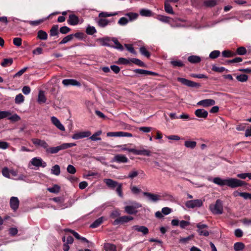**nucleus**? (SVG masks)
<instances>
[{
	"instance_id": "f257e3e1",
	"label": "nucleus",
	"mask_w": 251,
	"mask_h": 251,
	"mask_svg": "<svg viewBox=\"0 0 251 251\" xmlns=\"http://www.w3.org/2000/svg\"><path fill=\"white\" fill-rule=\"evenodd\" d=\"M142 207V204L135 201H130L129 205L125 207V211L128 214H135L138 212L137 210L139 208Z\"/></svg>"
},
{
	"instance_id": "f03ea898",
	"label": "nucleus",
	"mask_w": 251,
	"mask_h": 251,
	"mask_svg": "<svg viewBox=\"0 0 251 251\" xmlns=\"http://www.w3.org/2000/svg\"><path fill=\"white\" fill-rule=\"evenodd\" d=\"M209 209L214 214H221L223 211L222 201L220 200H217L215 204L209 205Z\"/></svg>"
},
{
	"instance_id": "7ed1b4c3",
	"label": "nucleus",
	"mask_w": 251,
	"mask_h": 251,
	"mask_svg": "<svg viewBox=\"0 0 251 251\" xmlns=\"http://www.w3.org/2000/svg\"><path fill=\"white\" fill-rule=\"evenodd\" d=\"M226 181V186L232 188L241 187L246 184L245 181L234 178H228Z\"/></svg>"
},
{
	"instance_id": "20e7f679",
	"label": "nucleus",
	"mask_w": 251,
	"mask_h": 251,
	"mask_svg": "<svg viewBox=\"0 0 251 251\" xmlns=\"http://www.w3.org/2000/svg\"><path fill=\"white\" fill-rule=\"evenodd\" d=\"M29 164L37 167L45 168L47 166L46 162L44 161L41 158L38 157L32 158L29 162Z\"/></svg>"
},
{
	"instance_id": "39448f33",
	"label": "nucleus",
	"mask_w": 251,
	"mask_h": 251,
	"mask_svg": "<svg viewBox=\"0 0 251 251\" xmlns=\"http://www.w3.org/2000/svg\"><path fill=\"white\" fill-rule=\"evenodd\" d=\"M177 79L182 84L190 87H199L201 86L199 83L191 81L184 78L178 77Z\"/></svg>"
},
{
	"instance_id": "423d86ee",
	"label": "nucleus",
	"mask_w": 251,
	"mask_h": 251,
	"mask_svg": "<svg viewBox=\"0 0 251 251\" xmlns=\"http://www.w3.org/2000/svg\"><path fill=\"white\" fill-rule=\"evenodd\" d=\"M203 201L200 199L188 201L186 203V206L188 208H194L202 206Z\"/></svg>"
},
{
	"instance_id": "0eeeda50",
	"label": "nucleus",
	"mask_w": 251,
	"mask_h": 251,
	"mask_svg": "<svg viewBox=\"0 0 251 251\" xmlns=\"http://www.w3.org/2000/svg\"><path fill=\"white\" fill-rule=\"evenodd\" d=\"M91 132L90 131L87 130L84 131L78 132L75 133L72 136V139L74 140H78L85 137L90 136Z\"/></svg>"
},
{
	"instance_id": "6e6552de",
	"label": "nucleus",
	"mask_w": 251,
	"mask_h": 251,
	"mask_svg": "<svg viewBox=\"0 0 251 251\" xmlns=\"http://www.w3.org/2000/svg\"><path fill=\"white\" fill-rule=\"evenodd\" d=\"M133 220V218L130 216H124L117 218L113 222L114 225H117L119 224L127 223Z\"/></svg>"
},
{
	"instance_id": "1a4fd4ad",
	"label": "nucleus",
	"mask_w": 251,
	"mask_h": 251,
	"mask_svg": "<svg viewBox=\"0 0 251 251\" xmlns=\"http://www.w3.org/2000/svg\"><path fill=\"white\" fill-rule=\"evenodd\" d=\"M215 104V101L212 99H205L199 101L197 105L201 106L203 107H207L210 106L214 105Z\"/></svg>"
},
{
	"instance_id": "9d476101",
	"label": "nucleus",
	"mask_w": 251,
	"mask_h": 251,
	"mask_svg": "<svg viewBox=\"0 0 251 251\" xmlns=\"http://www.w3.org/2000/svg\"><path fill=\"white\" fill-rule=\"evenodd\" d=\"M198 227V232L200 235L207 236L209 235L208 231L206 230L207 226L205 224H198L197 225Z\"/></svg>"
},
{
	"instance_id": "9b49d317",
	"label": "nucleus",
	"mask_w": 251,
	"mask_h": 251,
	"mask_svg": "<svg viewBox=\"0 0 251 251\" xmlns=\"http://www.w3.org/2000/svg\"><path fill=\"white\" fill-rule=\"evenodd\" d=\"M97 41L103 46H112L111 38L108 37L98 38L97 39Z\"/></svg>"
},
{
	"instance_id": "f8f14e48",
	"label": "nucleus",
	"mask_w": 251,
	"mask_h": 251,
	"mask_svg": "<svg viewBox=\"0 0 251 251\" xmlns=\"http://www.w3.org/2000/svg\"><path fill=\"white\" fill-rule=\"evenodd\" d=\"M63 84L65 86H80L81 84L79 82L74 79H65L62 81Z\"/></svg>"
},
{
	"instance_id": "ddd939ff",
	"label": "nucleus",
	"mask_w": 251,
	"mask_h": 251,
	"mask_svg": "<svg viewBox=\"0 0 251 251\" xmlns=\"http://www.w3.org/2000/svg\"><path fill=\"white\" fill-rule=\"evenodd\" d=\"M32 142L36 146L42 147L46 150L49 147L47 143L44 140L34 138L32 139Z\"/></svg>"
},
{
	"instance_id": "4468645a",
	"label": "nucleus",
	"mask_w": 251,
	"mask_h": 251,
	"mask_svg": "<svg viewBox=\"0 0 251 251\" xmlns=\"http://www.w3.org/2000/svg\"><path fill=\"white\" fill-rule=\"evenodd\" d=\"M195 114L198 118L206 119L208 117V113L204 109H198L195 111Z\"/></svg>"
},
{
	"instance_id": "2eb2a0df",
	"label": "nucleus",
	"mask_w": 251,
	"mask_h": 251,
	"mask_svg": "<svg viewBox=\"0 0 251 251\" xmlns=\"http://www.w3.org/2000/svg\"><path fill=\"white\" fill-rule=\"evenodd\" d=\"M51 121L53 125H54L58 129L62 131H65V129L64 126L57 118L54 116L51 117Z\"/></svg>"
},
{
	"instance_id": "dca6fc26",
	"label": "nucleus",
	"mask_w": 251,
	"mask_h": 251,
	"mask_svg": "<svg viewBox=\"0 0 251 251\" xmlns=\"http://www.w3.org/2000/svg\"><path fill=\"white\" fill-rule=\"evenodd\" d=\"M134 154L139 155H146L150 156L151 154V151L149 150L145 149L143 148H141L139 150L134 149Z\"/></svg>"
},
{
	"instance_id": "f3484780",
	"label": "nucleus",
	"mask_w": 251,
	"mask_h": 251,
	"mask_svg": "<svg viewBox=\"0 0 251 251\" xmlns=\"http://www.w3.org/2000/svg\"><path fill=\"white\" fill-rule=\"evenodd\" d=\"M112 161L118 163H127L128 161V159L124 155L117 154L113 157Z\"/></svg>"
},
{
	"instance_id": "a211bd4d",
	"label": "nucleus",
	"mask_w": 251,
	"mask_h": 251,
	"mask_svg": "<svg viewBox=\"0 0 251 251\" xmlns=\"http://www.w3.org/2000/svg\"><path fill=\"white\" fill-rule=\"evenodd\" d=\"M10 204L11 208L14 210H16L19 205V201L17 197H12L10 200Z\"/></svg>"
},
{
	"instance_id": "6ab92c4d",
	"label": "nucleus",
	"mask_w": 251,
	"mask_h": 251,
	"mask_svg": "<svg viewBox=\"0 0 251 251\" xmlns=\"http://www.w3.org/2000/svg\"><path fill=\"white\" fill-rule=\"evenodd\" d=\"M133 230L142 232L143 234H147L149 232L148 228L145 226H134L132 227Z\"/></svg>"
},
{
	"instance_id": "aec40b11",
	"label": "nucleus",
	"mask_w": 251,
	"mask_h": 251,
	"mask_svg": "<svg viewBox=\"0 0 251 251\" xmlns=\"http://www.w3.org/2000/svg\"><path fill=\"white\" fill-rule=\"evenodd\" d=\"M227 178L226 179H222L220 177H215L213 179L212 181L215 184H216L220 186H224L226 185L227 182Z\"/></svg>"
},
{
	"instance_id": "412c9836",
	"label": "nucleus",
	"mask_w": 251,
	"mask_h": 251,
	"mask_svg": "<svg viewBox=\"0 0 251 251\" xmlns=\"http://www.w3.org/2000/svg\"><path fill=\"white\" fill-rule=\"evenodd\" d=\"M78 22L79 20L77 16L74 14L69 15L68 22L70 25H76L78 23Z\"/></svg>"
},
{
	"instance_id": "4be33fe9",
	"label": "nucleus",
	"mask_w": 251,
	"mask_h": 251,
	"mask_svg": "<svg viewBox=\"0 0 251 251\" xmlns=\"http://www.w3.org/2000/svg\"><path fill=\"white\" fill-rule=\"evenodd\" d=\"M103 181L106 185L111 189H114L119 184L117 181L109 178L104 179Z\"/></svg>"
},
{
	"instance_id": "5701e85b",
	"label": "nucleus",
	"mask_w": 251,
	"mask_h": 251,
	"mask_svg": "<svg viewBox=\"0 0 251 251\" xmlns=\"http://www.w3.org/2000/svg\"><path fill=\"white\" fill-rule=\"evenodd\" d=\"M144 195L147 196L149 200L154 202L157 201L160 199V196L156 194H153L148 192H144Z\"/></svg>"
},
{
	"instance_id": "b1692460",
	"label": "nucleus",
	"mask_w": 251,
	"mask_h": 251,
	"mask_svg": "<svg viewBox=\"0 0 251 251\" xmlns=\"http://www.w3.org/2000/svg\"><path fill=\"white\" fill-rule=\"evenodd\" d=\"M140 173L144 175L142 171H139L135 169H133L130 172H129L127 177L131 179H133L134 177H136L140 174Z\"/></svg>"
},
{
	"instance_id": "393cba45",
	"label": "nucleus",
	"mask_w": 251,
	"mask_h": 251,
	"mask_svg": "<svg viewBox=\"0 0 251 251\" xmlns=\"http://www.w3.org/2000/svg\"><path fill=\"white\" fill-rule=\"evenodd\" d=\"M113 42L115 45L113 46V48L121 50H124L123 46L119 42L117 38H111V42Z\"/></svg>"
},
{
	"instance_id": "a878e982",
	"label": "nucleus",
	"mask_w": 251,
	"mask_h": 251,
	"mask_svg": "<svg viewBox=\"0 0 251 251\" xmlns=\"http://www.w3.org/2000/svg\"><path fill=\"white\" fill-rule=\"evenodd\" d=\"M164 10L165 11L169 14H174V12L173 8L170 4L168 1H165L164 3Z\"/></svg>"
},
{
	"instance_id": "bb28decb",
	"label": "nucleus",
	"mask_w": 251,
	"mask_h": 251,
	"mask_svg": "<svg viewBox=\"0 0 251 251\" xmlns=\"http://www.w3.org/2000/svg\"><path fill=\"white\" fill-rule=\"evenodd\" d=\"M188 60L192 63H197L201 61V58L199 56L191 55L188 58Z\"/></svg>"
},
{
	"instance_id": "cd10ccee",
	"label": "nucleus",
	"mask_w": 251,
	"mask_h": 251,
	"mask_svg": "<svg viewBox=\"0 0 251 251\" xmlns=\"http://www.w3.org/2000/svg\"><path fill=\"white\" fill-rule=\"evenodd\" d=\"M140 14L144 17H151L152 15L151 11L147 9H142L140 11Z\"/></svg>"
},
{
	"instance_id": "c85d7f7f",
	"label": "nucleus",
	"mask_w": 251,
	"mask_h": 251,
	"mask_svg": "<svg viewBox=\"0 0 251 251\" xmlns=\"http://www.w3.org/2000/svg\"><path fill=\"white\" fill-rule=\"evenodd\" d=\"M105 251H116V246L112 244L106 243L104 245Z\"/></svg>"
},
{
	"instance_id": "c756f323",
	"label": "nucleus",
	"mask_w": 251,
	"mask_h": 251,
	"mask_svg": "<svg viewBox=\"0 0 251 251\" xmlns=\"http://www.w3.org/2000/svg\"><path fill=\"white\" fill-rule=\"evenodd\" d=\"M75 146H76V144L74 143H63L58 146H59V149L60 151V150L67 149L71 148V147Z\"/></svg>"
},
{
	"instance_id": "7c9ffc66",
	"label": "nucleus",
	"mask_w": 251,
	"mask_h": 251,
	"mask_svg": "<svg viewBox=\"0 0 251 251\" xmlns=\"http://www.w3.org/2000/svg\"><path fill=\"white\" fill-rule=\"evenodd\" d=\"M135 72L136 73H138L139 74H142V75H155V73L152 72H151V71H147V70H142V69H136L135 70Z\"/></svg>"
},
{
	"instance_id": "2f4dec72",
	"label": "nucleus",
	"mask_w": 251,
	"mask_h": 251,
	"mask_svg": "<svg viewBox=\"0 0 251 251\" xmlns=\"http://www.w3.org/2000/svg\"><path fill=\"white\" fill-rule=\"evenodd\" d=\"M46 101V98L43 91H40L38 94V102L39 103H45Z\"/></svg>"
},
{
	"instance_id": "473e14b6",
	"label": "nucleus",
	"mask_w": 251,
	"mask_h": 251,
	"mask_svg": "<svg viewBox=\"0 0 251 251\" xmlns=\"http://www.w3.org/2000/svg\"><path fill=\"white\" fill-rule=\"evenodd\" d=\"M46 151V152L48 153L53 154V153H56L60 151V149H59V146H57V147H51V148H49V147H47Z\"/></svg>"
},
{
	"instance_id": "72a5a7b5",
	"label": "nucleus",
	"mask_w": 251,
	"mask_h": 251,
	"mask_svg": "<svg viewBox=\"0 0 251 251\" xmlns=\"http://www.w3.org/2000/svg\"><path fill=\"white\" fill-rule=\"evenodd\" d=\"M245 245L241 242H237L234 245V249L235 251H243Z\"/></svg>"
},
{
	"instance_id": "f704fd0d",
	"label": "nucleus",
	"mask_w": 251,
	"mask_h": 251,
	"mask_svg": "<svg viewBox=\"0 0 251 251\" xmlns=\"http://www.w3.org/2000/svg\"><path fill=\"white\" fill-rule=\"evenodd\" d=\"M13 63V59L12 58H5L4 59L3 61L1 63V65L2 67H6L10 66Z\"/></svg>"
},
{
	"instance_id": "c9c22d12",
	"label": "nucleus",
	"mask_w": 251,
	"mask_h": 251,
	"mask_svg": "<svg viewBox=\"0 0 251 251\" xmlns=\"http://www.w3.org/2000/svg\"><path fill=\"white\" fill-rule=\"evenodd\" d=\"M37 37L41 40H46L48 38V34L46 32L40 30L38 32Z\"/></svg>"
},
{
	"instance_id": "e433bc0d",
	"label": "nucleus",
	"mask_w": 251,
	"mask_h": 251,
	"mask_svg": "<svg viewBox=\"0 0 251 251\" xmlns=\"http://www.w3.org/2000/svg\"><path fill=\"white\" fill-rule=\"evenodd\" d=\"M157 19L161 22L167 23H170V20H172L169 17L163 15H158L157 17Z\"/></svg>"
},
{
	"instance_id": "4c0bfd02",
	"label": "nucleus",
	"mask_w": 251,
	"mask_h": 251,
	"mask_svg": "<svg viewBox=\"0 0 251 251\" xmlns=\"http://www.w3.org/2000/svg\"><path fill=\"white\" fill-rule=\"evenodd\" d=\"M109 23V21L108 20L105 19H100L98 21V25L101 27H105L108 25Z\"/></svg>"
},
{
	"instance_id": "58836bf2",
	"label": "nucleus",
	"mask_w": 251,
	"mask_h": 251,
	"mask_svg": "<svg viewBox=\"0 0 251 251\" xmlns=\"http://www.w3.org/2000/svg\"><path fill=\"white\" fill-rule=\"evenodd\" d=\"M51 172L54 175L58 176L60 173L59 166L58 165H55L53 166L51 169Z\"/></svg>"
},
{
	"instance_id": "ea45409f",
	"label": "nucleus",
	"mask_w": 251,
	"mask_h": 251,
	"mask_svg": "<svg viewBox=\"0 0 251 251\" xmlns=\"http://www.w3.org/2000/svg\"><path fill=\"white\" fill-rule=\"evenodd\" d=\"M102 132L101 130H99L94 133L93 135L90 137V139L92 141H99L101 140V138L98 136H99Z\"/></svg>"
},
{
	"instance_id": "a19ab883",
	"label": "nucleus",
	"mask_w": 251,
	"mask_h": 251,
	"mask_svg": "<svg viewBox=\"0 0 251 251\" xmlns=\"http://www.w3.org/2000/svg\"><path fill=\"white\" fill-rule=\"evenodd\" d=\"M197 143L195 141H186L184 145L186 147L190 149H194L196 147Z\"/></svg>"
},
{
	"instance_id": "79ce46f5",
	"label": "nucleus",
	"mask_w": 251,
	"mask_h": 251,
	"mask_svg": "<svg viewBox=\"0 0 251 251\" xmlns=\"http://www.w3.org/2000/svg\"><path fill=\"white\" fill-rule=\"evenodd\" d=\"M103 222V217H100L97 219L90 226L92 228H96L99 226Z\"/></svg>"
},
{
	"instance_id": "37998d69",
	"label": "nucleus",
	"mask_w": 251,
	"mask_h": 251,
	"mask_svg": "<svg viewBox=\"0 0 251 251\" xmlns=\"http://www.w3.org/2000/svg\"><path fill=\"white\" fill-rule=\"evenodd\" d=\"M128 18L129 21H132L136 20L138 16V14L136 13H128L126 15Z\"/></svg>"
},
{
	"instance_id": "c03bdc74",
	"label": "nucleus",
	"mask_w": 251,
	"mask_h": 251,
	"mask_svg": "<svg viewBox=\"0 0 251 251\" xmlns=\"http://www.w3.org/2000/svg\"><path fill=\"white\" fill-rule=\"evenodd\" d=\"M74 37L73 34H70L65 37L59 43V44H66L67 42L71 41Z\"/></svg>"
},
{
	"instance_id": "a18cd8bd",
	"label": "nucleus",
	"mask_w": 251,
	"mask_h": 251,
	"mask_svg": "<svg viewBox=\"0 0 251 251\" xmlns=\"http://www.w3.org/2000/svg\"><path fill=\"white\" fill-rule=\"evenodd\" d=\"M24 101V97L21 94L17 95L15 99V102L17 104H20Z\"/></svg>"
},
{
	"instance_id": "49530a36",
	"label": "nucleus",
	"mask_w": 251,
	"mask_h": 251,
	"mask_svg": "<svg viewBox=\"0 0 251 251\" xmlns=\"http://www.w3.org/2000/svg\"><path fill=\"white\" fill-rule=\"evenodd\" d=\"M47 190L50 192L53 193H57L59 192L60 187L57 185H54L52 187L48 188Z\"/></svg>"
},
{
	"instance_id": "de8ad7c7",
	"label": "nucleus",
	"mask_w": 251,
	"mask_h": 251,
	"mask_svg": "<svg viewBox=\"0 0 251 251\" xmlns=\"http://www.w3.org/2000/svg\"><path fill=\"white\" fill-rule=\"evenodd\" d=\"M58 26L57 25H54L50 30V35L51 36H54L57 35L58 34Z\"/></svg>"
},
{
	"instance_id": "09e8293b",
	"label": "nucleus",
	"mask_w": 251,
	"mask_h": 251,
	"mask_svg": "<svg viewBox=\"0 0 251 251\" xmlns=\"http://www.w3.org/2000/svg\"><path fill=\"white\" fill-rule=\"evenodd\" d=\"M10 115L11 113L8 111H0V120L8 117Z\"/></svg>"
},
{
	"instance_id": "8fccbe9b",
	"label": "nucleus",
	"mask_w": 251,
	"mask_h": 251,
	"mask_svg": "<svg viewBox=\"0 0 251 251\" xmlns=\"http://www.w3.org/2000/svg\"><path fill=\"white\" fill-rule=\"evenodd\" d=\"M44 21V19H40V20H36V21H27V22L28 23H29L31 25L36 26V25H40V24L43 23Z\"/></svg>"
},
{
	"instance_id": "3c124183",
	"label": "nucleus",
	"mask_w": 251,
	"mask_h": 251,
	"mask_svg": "<svg viewBox=\"0 0 251 251\" xmlns=\"http://www.w3.org/2000/svg\"><path fill=\"white\" fill-rule=\"evenodd\" d=\"M194 237V235H192L189 236L186 238H180L179 239V242L183 244H186L189 241L191 240Z\"/></svg>"
},
{
	"instance_id": "603ef678",
	"label": "nucleus",
	"mask_w": 251,
	"mask_h": 251,
	"mask_svg": "<svg viewBox=\"0 0 251 251\" xmlns=\"http://www.w3.org/2000/svg\"><path fill=\"white\" fill-rule=\"evenodd\" d=\"M237 79L240 82H245L248 80V76L247 75L243 74L238 75L236 77Z\"/></svg>"
},
{
	"instance_id": "864d4df0",
	"label": "nucleus",
	"mask_w": 251,
	"mask_h": 251,
	"mask_svg": "<svg viewBox=\"0 0 251 251\" xmlns=\"http://www.w3.org/2000/svg\"><path fill=\"white\" fill-rule=\"evenodd\" d=\"M140 51L142 55L146 57H149L150 56V53L144 47H142L140 48Z\"/></svg>"
},
{
	"instance_id": "5fc2aeb1",
	"label": "nucleus",
	"mask_w": 251,
	"mask_h": 251,
	"mask_svg": "<svg viewBox=\"0 0 251 251\" xmlns=\"http://www.w3.org/2000/svg\"><path fill=\"white\" fill-rule=\"evenodd\" d=\"M2 175L7 178H10V170H9L7 167H4L2 170Z\"/></svg>"
},
{
	"instance_id": "6e6d98bb",
	"label": "nucleus",
	"mask_w": 251,
	"mask_h": 251,
	"mask_svg": "<svg viewBox=\"0 0 251 251\" xmlns=\"http://www.w3.org/2000/svg\"><path fill=\"white\" fill-rule=\"evenodd\" d=\"M116 187V191L118 193V195L120 197L123 198V195L122 193V184L121 183H119L118 185Z\"/></svg>"
},
{
	"instance_id": "4d7b16f0",
	"label": "nucleus",
	"mask_w": 251,
	"mask_h": 251,
	"mask_svg": "<svg viewBox=\"0 0 251 251\" xmlns=\"http://www.w3.org/2000/svg\"><path fill=\"white\" fill-rule=\"evenodd\" d=\"M116 14V13H109L106 12H102L99 14V17H102V18H105V17L113 16L115 15Z\"/></svg>"
},
{
	"instance_id": "13d9d810",
	"label": "nucleus",
	"mask_w": 251,
	"mask_h": 251,
	"mask_svg": "<svg viewBox=\"0 0 251 251\" xmlns=\"http://www.w3.org/2000/svg\"><path fill=\"white\" fill-rule=\"evenodd\" d=\"M220 54V52L219 50H214L212 51L209 54V57L211 59H214L218 57Z\"/></svg>"
},
{
	"instance_id": "bf43d9fd",
	"label": "nucleus",
	"mask_w": 251,
	"mask_h": 251,
	"mask_svg": "<svg viewBox=\"0 0 251 251\" xmlns=\"http://www.w3.org/2000/svg\"><path fill=\"white\" fill-rule=\"evenodd\" d=\"M126 146H127L126 145H123L119 146L118 147L120 148L121 150L122 151H127L128 152H132L134 153L133 151H134V149L128 148L126 147Z\"/></svg>"
},
{
	"instance_id": "052dcab7",
	"label": "nucleus",
	"mask_w": 251,
	"mask_h": 251,
	"mask_svg": "<svg viewBox=\"0 0 251 251\" xmlns=\"http://www.w3.org/2000/svg\"><path fill=\"white\" fill-rule=\"evenodd\" d=\"M128 19L126 17H122L118 21V24L121 25H125L128 23Z\"/></svg>"
},
{
	"instance_id": "680f3d73",
	"label": "nucleus",
	"mask_w": 251,
	"mask_h": 251,
	"mask_svg": "<svg viewBox=\"0 0 251 251\" xmlns=\"http://www.w3.org/2000/svg\"><path fill=\"white\" fill-rule=\"evenodd\" d=\"M86 32L88 34L93 35L96 32V30L94 26H89L86 29Z\"/></svg>"
},
{
	"instance_id": "e2e57ef3",
	"label": "nucleus",
	"mask_w": 251,
	"mask_h": 251,
	"mask_svg": "<svg viewBox=\"0 0 251 251\" xmlns=\"http://www.w3.org/2000/svg\"><path fill=\"white\" fill-rule=\"evenodd\" d=\"M171 64L174 67H182L184 65L183 63L179 60L172 61Z\"/></svg>"
},
{
	"instance_id": "0e129e2a",
	"label": "nucleus",
	"mask_w": 251,
	"mask_h": 251,
	"mask_svg": "<svg viewBox=\"0 0 251 251\" xmlns=\"http://www.w3.org/2000/svg\"><path fill=\"white\" fill-rule=\"evenodd\" d=\"M67 172L71 174H74L76 172L75 167L72 165H69L67 168Z\"/></svg>"
},
{
	"instance_id": "69168bd1",
	"label": "nucleus",
	"mask_w": 251,
	"mask_h": 251,
	"mask_svg": "<svg viewBox=\"0 0 251 251\" xmlns=\"http://www.w3.org/2000/svg\"><path fill=\"white\" fill-rule=\"evenodd\" d=\"M237 52L239 55H244L246 53L247 50L245 48L241 47L237 49Z\"/></svg>"
},
{
	"instance_id": "338daca9",
	"label": "nucleus",
	"mask_w": 251,
	"mask_h": 251,
	"mask_svg": "<svg viewBox=\"0 0 251 251\" xmlns=\"http://www.w3.org/2000/svg\"><path fill=\"white\" fill-rule=\"evenodd\" d=\"M7 118L8 119L12 121H18L20 120V117L16 114H15L13 115H11Z\"/></svg>"
},
{
	"instance_id": "774afa93",
	"label": "nucleus",
	"mask_w": 251,
	"mask_h": 251,
	"mask_svg": "<svg viewBox=\"0 0 251 251\" xmlns=\"http://www.w3.org/2000/svg\"><path fill=\"white\" fill-rule=\"evenodd\" d=\"M13 44L17 47H20L22 44V39L20 38H14L13 39Z\"/></svg>"
}]
</instances>
